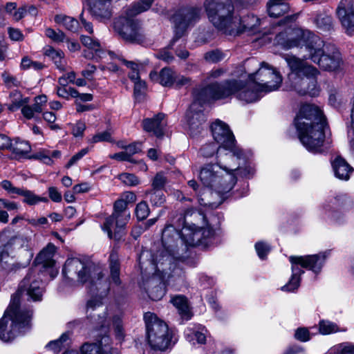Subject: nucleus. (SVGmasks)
Wrapping results in <instances>:
<instances>
[{"mask_svg": "<svg viewBox=\"0 0 354 354\" xmlns=\"http://www.w3.org/2000/svg\"><path fill=\"white\" fill-rule=\"evenodd\" d=\"M214 235V230L205 216L193 209L185 212L180 233L172 225H167L162 234L163 250L149 262L154 273L143 278L142 286L149 297L160 300L165 294V283L169 285L183 281L184 271L178 266L180 258L176 256L178 241L190 246L206 245Z\"/></svg>", "mask_w": 354, "mask_h": 354, "instance_id": "obj_1", "label": "nucleus"}, {"mask_svg": "<svg viewBox=\"0 0 354 354\" xmlns=\"http://www.w3.org/2000/svg\"><path fill=\"white\" fill-rule=\"evenodd\" d=\"M295 125L300 142L309 151L321 152L324 146L328 147L332 142L327 135L326 118L320 109L314 104L301 106Z\"/></svg>", "mask_w": 354, "mask_h": 354, "instance_id": "obj_2", "label": "nucleus"}, {"mask_svg": "<svg viewBox=\"0 0 354 354\" xmlns=\"http://www.w3.org/2000/svg\"><path fill=\"white\" fill-rule=\"evenodd\" d=\"M283 46L286 49L304 47L308 53L305 58L310 59L324 71H336L342 63L340 53L334 46L326 44L319 36L308 30H294Z\"/></svg>", "mask_w": 354, "mask_h": 354, "instance_id": "obj_3", "label": "nucleus"}, {"mask_svg": "<svg viewBox=\"0 0 354 354\" xmlns=\"http://www.w3.org/2000/svg\"><path fill=\"white\" fill-rule=\"evenodd\" d=\"M204 7L209 21L225 35L252 31L260 24V19L254 15L237 16L232 0H205Z\"/></svg>", "mask_w": 354, "mask_h": 354, "instance_id": "obj_4", "label": "nucleus"}, {"mask_svg": "<svg viewBox=\"0 0 354 354\" xmlns=\"http://www.w3.org/2000/svg\"><path fill=\"white\" fill-rule=\"evenodd\" d=\"M62 274L66 283L71 286H77L85 283H88V288L91 294L99 296L96 301L91 299L87 302V308L93 309L95 306L102 304V299L106 296L109 284L106 279H103L104 274L100 269H91L84 261L77 258H68L62 268Z\"/></svg>", "mask_w": 354, "mask_h": 354, "instance_id": "obj_5", "label": "nucleus"}, {"mask_svg": "<svg viewBox=\"0 0 354 354\" xmlns=\"http://www.w3.org/2000/svg\"><path fill=\"white\" fill-rule=\"evenodd\" d=\"M219 153V162L216 165L208 164L205 165L201 170L199 178L203 184L215 190L219 195L230 192L236 182L235 175L230 171H238L245 176H250L254 173L252 167L245 169L236 166L239 163L236 162L226 161L225 158L221 157V151Z\"/></svg>", "mask_w": 354, "mask_h": 354, "instance_id": "obj_6", "label": "nucleus"}, {"mask_svg": "<svg viewBox=\"0 0 354 354\" xmlns=\"http://www.w3.org/2000/svg\"><path fill=\"white\" fill-rule=\"evenodd\" d=\"M283 58L290 68L287 82L290 89L300 95H318L317 77L319 71L317 68L295 55H286Z\"/></svg>", "mask_w": 354, "mask_h": 354, "instance_id": "obj_7", "label": "nucleus"}, {"mask_svg": "<svg viewBox=\"0 0 354 354\" xmlns=\"http://www.w3.org/2000/svg\"><path fill=\"white\" fill-rule=\"evenodd\" d=\"M264 91H260L259 87L252 80L245 84L236 80L226 81L223 83L214 82L210 84V90L204 96L205 100L225 99L232 94H236L237 97L247 103L259 100Z\"/></svg>", "mask_w": 354, "mask_h": 354, "instance_id": "obj_8", "label": "nucleus"}, {"mask_svg": "<svg viewBox=\"0 0 354 354\" xmlns=\"http://www.w3.org/2000/svg\"><path fill=\"white\" fill-rule=\"evenodd\" d=\"M31 317L32 311L18 306V301L14 298L0 319V339L10 342L17 333H25L30 327Z\"/></svg>", "mask_w": 354, "mask_h": 354, "instance_id": "obj_9", "label": "nucleus"}, {"mask_svg": "<svg viewBox=\"0 0 354 354\" xmlns=\"http://www.w3.org/2000/svg\"><path fill=\"white\" fill-rule=\"evenodd\" d=\"M153 1L140 0L134 3L127 12L129 17H120L114 22V30L123 39L132 43H140L143 41L138 21L130 17L149 10Z\"/></svg>", "mask_w": 354, "mask_h": 354, "instance_id": "obj_10", "label": "nucleus"}, {"mask_svg": "<svg viewBox=\"0 0 354 354\" xmlns=\"http://www.w3.org/2000/svg\"><path fill=\"white\" fill-rule=\"evenodd\" d=\"M328 252H324L317 254L290 257V261L292 264V276L289 281L281 287V290L292 292L299 286L300 275L304 273L301 268L312 270L315 274L319 273L328 257Z\"/></svg>", "mask_w": 354, "mask_h": 354, "instance_id": "obj_11", "label": "nucleus"}, {"mask_svg": "<svg viewBox=\"0 0 354 354\" xmlns=\"http://www.w3.org/2000/svg\"><path fill=\"white\" fill-rule=\"evenodd\" d=\"M144 319L151 347L154 350L165 351L171 345V332L167 324L150 312L145 314Z\"/></svg>", "mask_w": 354, "mask_h": 354, "instance_id": "obj_12", "label": "nucleus"}, {"mask_svg": "<svg viewBox=\"0 0 354 354\" xmlns=\"http://www.w3.org/2000/svg\"><path fill=\"white\" fill-rule=\"evenodd\" d=\"M210 90V84L203 88H196L193 92L194 101L186 114V120L189 133L194 136L201 132V125L205 121V116L201 108L203 104L216 100H205L204 95Z\"/></svg>", "mask_w": 354, "mask_h": 354, "instance_id": "obj_13", "label": "nucleus"}, {"mask_svg": "<svg viewBox=\"0 0 354 354\" xmlns=\"http://www.w3.org/2000/svg\"><path fill=\"white\" fill-rule=\"evenodd\" d=\"M113 207L114 212L106 218L102 230L107 232L110 239L120 240L130 218V212L127 209V205L120 198L115 202Z\"/></svg>", "mask_w": 354, "mask_h": 354, "instance_id": "obj_14", "label": "nucleus"}, {"mask_svg": "<svg viewBox=\"0 0 354 354\" xmlns=\"http://www.w3.org/2000/svg\"><path fill=\"white\" fill-rule=\"evenodd\" d=\"M44 290V283L38 272V268L37 267L31 268L21 281L17 292L12 296L11 300L16 298L18 301V306H20V296L26 295L28 297L27 299L34 301H41Z\"/></svg>", "mask_w": 354, "mask_h": 354, "instance_id": "obj_15", "label": "nucleus"}, {"mask_svg": "<svg viewBox=\"0 0 354 354\" xmlns=\"http://www.w3.org/2000/svg\"><path fill=\"white\" fill-rule=\"evenodd\" d=\"M211 130L216 143L225 151H227L225 152L226 158H236V160L241 158L243 152L236 146L234 136L225 123L217 120L211 125Z\"/></svg>", "mask_w": 354, "mask_h": 354, "instance_id": "obj_16", "label": "nucleus"}, {"mask_svg": "<svg viewBox=\"0 0 354 354\" xmlns=\"http://www.w3.org/2000/svg\"><path fill=\"white\" fill-rule=\"evenodd\" d=\"M249 80L255 82L265 93L277 90L282 83L279 72L266 62L260 64L257 72L249 75Z\"/></svg>", "mask_w": 354, "mask_h": 354, "instance_id": "obj_17", "label": "nucleus"}, {"mask_svg": "<svg viewBox=\"0 0 354 354\" xmlns=\"http://www.w3.org/2000/svg\"><path fill=\"white\" fill-rule=\"evenodd\" d=\"M201 9L188 8L178 10L172 17L175 28V37L180 38L186 29L201 18Z\"/></svg>", "mask_w": 354, "mask_h": 354, "instance_id": "obj_18", "label": "nucleus"}, {"mask_svg": "<svg viewBox=\"0 0 354 354\" xmlns=\"http://www.w3.org/2000/svg\"><path fill=\"white\" fill-rule=\"evenodd\" d=\"M335 15L345 33L354 35V6L353 0H340L335 10Z\"/></svg>", "mask_w": 354, "mask_h": 354, "instance_id": "obj_19", "label": "nucleus"}, {"mask_svg": "<svg viewBox=\"0 0 354 354\" xmlns=\"http://www.w3.org/2000/svg\"><path fill=\"white\" fill-rule=\"evenodd\" d=\"M89 12L97 20L104 21L109 20L112 16V2L88 0Z\"/></svg>", "mask_w": 354, "mask_h": 354, "instance_id": "obj_20", "label": "nucleus"}, {"mask_svg": "<svg viewBox=\"0 0 354 354\" xmlns=\"http://www.w3.org/2000/svg\"><path fill=\"white\" fill-rule=\"evenodd\" d=\"M109 337H103L98 343L84 344L81 348L82 354H110L111 347L109 345ZM63 354H80L78 351L71 350Z\"/></svg>", "mask_w": 354, "mask_h": 354, "instance_id": "obj_21", "label": "nucleus"}, {"mask_svg": "<svg viewBox=\"0 0 354 354\" xmlns=\"http://www.w3.org/2000/svg\"><path fill=\"white\" fill-rule=\"evenodd\" d=\"M165 115L158 113L152 118H146L142 121V127L145 131L152 133L157 138L164 135V128L166 125L164 121Z\"/></svg>", "mask_w": 354, "mask_h": 354, "instance_id": "obj_22", "label": "nucleus"}, {"mask_svg": "<svg viewBox=\"0 0 354 354\" xmlns=\"http://www.w3.org/2000/svg\"><path fill=\"white\" fill-rule=\"evenodd\" d=\"M55 250L56 248L53 244H48L37 256L35 260V264L32 268L37 267L38 272H39L42 268L53 267L55 264L53 257Z\"/></svg>", "mask_w": 354, "mask_h": 354, "instance_id": "obj_23", "label": "nucleus"}, {"mask_svg": "<svg viewBox=\"0 0 354 354\" xmlns=\"http://www.w3.org/2000/svg\"><path fill=\"white\" fill-rule=\"evenodd\" d=\"M332 167L335 177L342 180H348L353 171L350 165L339 156L332 162Z\"/></svg>", "mask_w": 354, "mask_h": 354, "instance_id": "obj_24", "label": "nucleus"}, {"mask_svg": "<svg viewBox=\"0 0 354 354\" xmlns=\"http://www.w3.org/2000/svg\"><path fill=\"white\" fill-rule=\"evenodd\" d=\"M82 44L88 48V50L84 52V57L86 59H94L95 57H100L101 50L100 44L97 39H94L88 36H81Z\"/></svg>", "mask_w": 354, "mask_h": 354, "instance_id": "obj_25", "label": "nucleus"}, {"mask_svg": "<svg viewBox=\"0 0 354 354\" xmlns=\"http://www.w3.org/2000/svg\"><path fill=\"white\" fill-rule=\"evenodd\" d=\"M171 303L177 308L181 318L186 321L189 320L192 317L187 299L183 295L172 297Z\"/></svg>", "mask_w": 354, "mask_h": 354, "instance_id": "obj_26", "label": "nucleus"}, {"mask_svg": "<svg viewBox=\"0 0 354 354\" xmlns=\"http://www.w3.org/2000/svg\"><path fill=\"white\" fill-rule=\"evenodd\" d=\"M8 150L19 158L27 157L31 151V147L27 141L17 138L12 141L10 140Z\"/></svg>", "mask_w": 354, "mask_h": 354, "instance_id": "obj_27", "label": "nucleus"}, {"mask_svg": "<svg viewBox=\"0 0 354 354\" xmlns=\"http://www.w3.org/2000/svg\"><path fill=\"white\" fill-rule=\"evenodd\" d=\"M288 10L289 5L285 0H272L268 3V12L270 17H279Z\"/></svg>", "mask_w": 354, "mask_h": 354, "instance_id": "obj_28", "label": "nucleus"}, {"mask_svg": "<svg viewBox=\"0 0 354 354\" xmlns=\"http://www.w3.org/2000/svg\"><path fill=\"white\" fill-rule=\"evenodd\" d=\"M185 333L188 341L192 342L194 337L198 344H204L206 341L207 330L204 326L197 325L193 328H187Z\"/></svg>", "mask_w": 354, "mask_h": 354, "instance_id": "obj_29", "label": "nucleus"}, {"mask_svg": "<svg viewBox=\"0 0 354 354\" xmlns=\"http://www.w3.org/2000/svg\"><path fill=\"white\" fill-rule=\"evenodd\" d=\"M28 102V97H23L19 91H13L9 95L6 106L10 111H15Z\"/></svg>", "mask_w": 354, "mask_h": 354, "instance_id": "obj_30", "label": "nucleus"}, {"mask_svg": "<svg viewBox=\"0 0 354 354\" xmlns=\"http://www.w3.org/2000/svg\"><path fill=\"white\" fill-rule=\"evenodd\" d=\"M55 21L59 26L71 32H76L79 28V22L73 17L64 15H58L55 17Z\"/></svg>", "mask_w": 354, "mask_h": 354, "instance_id": "obj_31", "label": "nucleus"}, {"mask_svg": "<svg viewBox=\"0 0 354 354\" xmlns=\"http://www.w3.org/2000/svg\"><path fill=\"white\" fill-rule=\"evenodd\" d=\"M219 151H221V157H223V158H225L226 161H230V162H236L238 160H236V158H226L225 153H224L225 151L221 147H220V146L218 147L216 145H215L214 143L205 145L201 149L202 155L205 157H211L216 151L218 162H219V157H218L219 156V153H218Z\"/></svg>", "mask_w": 354, "mask_h": 354, "instance_id": "obj_32", "label": "nucleus"}, {"mask_svg": "<svg viewBox=\"0 0 354 354\" xmlns=\"http://www.w3.org/2000/svg\"><path fill=\"white\" fill-rule=\"evenodd\" d=\"M45 55L54 62L58 69L62 71L65 70L66 64L64 59V54L62 50H55L52 47H48L45 51Z\"/></svg>", "mask_w": 354, "mask_h": 354, "instance_id": "obj_33", "label": "nucleus"}, {"mask_svg": "<svg viewBox=\"0 0 354 354\" xmlns=\"http://www.w3.org/2000/svg\"><path fill=\"white\" fill-rule=\"evenodd\" d=\"M70 342V333H64L61 337L56 339L50 342L47 345L46 348L52 351L53 353H59L62 348H65L69 344Z\"/></svg>", "mask_w": 354, "mask_h": 354, "instance_id": "obj_34", "label": "nucleus"}, {"mask_svg": "<svg viewBox=\"0 0 354 354\" xmlns=\"http://www.w3.org/2000/svg\"><path fill=\"white\" fill-rule=\"evenodd\" d=\"M111 278L112 281L115 284L120 283V264L118 262V255L111 253L109 257Z\"/></svg>", "mask_w": 354, "mask_h": 354, "instance_id": "obj_35", "label": "nucleus"}, {"mask_svg": "<svg viewBox=\"0 0 354 354\" xmlns=\"http://www.w3.org/2000/svg\"><path fill=\"white\" fill-rule=\"evenodd\" d=\"M176 73L169 68H162L159 74V82L164 86H171L174 84Z\"/></svg>", "mask_w": 354, "mask_h": 354, "instance_id": "obj_36", "label": "nucleus"}, {"mask_svg": "<svg viewBox=\"0 0 354 354\" xmlns=\"http://www.w3.org/2000/svg\"><path fill=\"white\" fill-rule=\"evenodd\" d=\"M19 195L23 196L24 197V202L29 205H34L40 202L48 201L46 198L37 196L31 191L27 189H21Z\"/></svg>", "mask_w": 354, "mask_h": 354, "instance_id": "obj_37", "label": "nucleus"}, {"mask_svg": "<svg viewBox=\"0 0 354 354\" xmlns=\"http://www.w3.org/2000/svg\"><path fill=\"white\" fill-rule=\"evenodd\" d=\"M147 198L154 206H160L164 203L165 199L161 190L151 189L146 192Z\"/></svg>", "mask_w": 354, "mask_h": 354, "instance_id": "obj_38", "label": "nucleus"}, {"mask_svg": "<svg viewBox=\"0 0 354 354\" xmlns=\"http://www.w3.org/2000/svg\"><path fill=\"white\" fill-rule=\"evenodd\" d=\"M225 57V54L218 49L207 52L204 55V59L210 63H217Z\"/></svg>", "mask_w": 354, "mask_h": 354, "instance_id": "obj_39", "label": "nucleus"}, {"mask_svg": "<svg viewBox=\"0 0 354 354\" xmlns=\"http://www.w3.org/2000/svg\"><path fill=\"white\" fill-rule=\"evenodd\" d=\"M315 21L317 27L324 30H330L333 25V18L326 15L317 16Z\"/></svg>", "mask_w": 354, "mask_h": 354, "instance_id": "obj_40", "label": "nucleus"}, {"mask_svg": "<svg viewBox=\"0 0 354 354\" xmlns=\"http://www.w3.org/2000/svg\"><path fill=\"white\" fill-rule=\"evenodd\" d=\"M136 215L138 220L145 219L149 214V208L145 201L139 203L136 207Z\"/></svg>", "mask_w": 354, "mask_h": 354, "instance_id": "obj_41", "label": "nucleus"}, {"mask_svg": "<svg viewBox=\"0 0 354 354\" xmlns=\"http://www.w3.org/2000/svg\"><path fill=\"white\" fill-rule=\"evenodd\" d=\"M119 179L128 186H136L140 183V180L134 174L124 173L119 176Z\"/></svg>", "mask_w": 354, "mask_h": 354, "instance_id": "obj_42", "label": "nucleus"}, {"mask_svg": "<svg viewBox=\"0 0 354 354\" xmlns=\"http://www.w3.org/2000/svg\"><path fill=\"white\" fill-rule=\"evenodd\" d=\"M128 68L131 69V72L129 74V77L134 82L140 80V76L138 71V64L133 62H128L124 59H120Z\"/></svg>", "mask_w": 354, "mask_h": 354, "instance_id": "obj_43", "label": "nucleus"}, {"mask_svg": "<svg viewBox=\"0 0 354 354\" xmlns=\"http://www.w3.org/2000/svg\"><path fill=\"white\" fill-rule=\"evenodd\" d=\"M294 337L298 341L306 342L311 339V334L307 328L300 327L295 330Z\"/></svg>", "mask_w": 354, "mask_h": 354, "instance_id": "obj_44", "label": "nucleus"}, {"mask_svg": "<svg viewBox=\"0 0 354 354\" xmlns=\"http://www.w3.org/2000/svg\"><path fill=\"white\" fill-rule=\"evenodd\" d=\"M43 66L41 63L33 62L27 56L24 57L21 59V67L23 69L33 68L35 70H40Z\"/></svg>", "mask_w": 354, "mask_h": 354, "instance_id": "obj_45", "label": "nucleus"}, {"mask_svg": "<svg viewBox=\"0 0 354 354\" xmlns=\"http://www.w3.org/2000/svg\"><path fill=\"white\" fill-rule=\"evenodd\" d=\"M46 35L55 42L65 41V34L61 30L57 32L52 28H47Z\"/></svg>", "mask_w": 354, "mask_h": 354, "instance_id": "obj_46", "label": "nucleus"}, {"mask_svg": "<svg viewBox=\"0 0 354 354\" xmlns=\"http://www.w3.org/2000/svg\"><path fill=\"white\" fill-rule=\"evenodd\" d=\"M104 141L112 142L111 133L109 131L96 133L92 137L89 142L91 143H97Z\"/></svg>", "mask_w": 354, "mask_h": 354, "instance_id": "obj_47", "label": "nucleus"}, {"mask_svg": "<svg viewBox=\"0 0 354 354\" xmlns=\"http://www.w3.org/2000/svg\"><path fill=\"white\" fill-rule=\"evenodd\" d=\"M337 331V326L335 324L327 322L322 321L319 323V332L323 335H328Z\"/></svg>", "mask_w": 354, "mask_h": 354, "instance_id": "obj_48", "label": "nucleus"}, {"mask_svg": "<svg viewBox=\"0 0 354 354\" xmlns=\"http://www.w3.org/2000/svg\"><path fill=\"white\" fill-rule=\"evenodd\" d=\"M35 102L32 107L36 113H41L43 110V106L47 102V97L45 95H38L35 97Z\"/></svg>", "mask_w": 354, "mask_h": 354, "instance_id": "obj_49", "label": "nucleus"}, {"mask_svg": "<svg viewBox=\"0 0 354 354\" xmlns=\"http://www.w3.org/2000/svg\"><path fill=\"white\" fill-rule=\"evenodd\" d=\"M255 249L259 257L263 259L270 251V247L263 242H257L255 244Z\"/></svg>", "mask_w": 354, "mask_h": 354, "instance_id": "obj_50", "label": "nucleus"}, {"mask_svg": "<svg viewBox=\"0 0 354 354\" xmlns=\"http://www.w3.org/2000/svg\"><path fill=\"white\" fill-rule=\"evenodd\" d=\"M199 286L203 288H207L212 286L214 284V280L213 278L208 277L207 275L201 273L198 275Z\"/></svg>", "mask_w": 354, "mask_h": 354, "instance_id": "obj_51", "label": "nucleus"}, {"mask_svg": "<svg viewBox=\"0 0 354 354\" xmlns=\"http://www.w3.org/2000/svg\"><path fill=\"white\" fill-rule=\"evenodd\" d=\"M89 151L88 148H84L81 149L76 154L73 156L69 160L68 162L66 164V167L69 168L76 164L82 158H83Z\"/></svg>", "mask_w": 354, "mask_h": 354, "instance_id": "obj_52", "label": "nucleus"}, {"mask_svg": "<svg viewBox=\"0 0 354 354\" xmlns=\"http://www.w3.org/2000/svg\"><path fill=\"white\" fill-rule=\"evenodd\" d=\"M165 177L160 173L157 174L152 181V189L160 190V189L165 185Z\"/></svg>", "mask_w": 354, "mask_h": 354, "instance_id": "obj_53", "label": "nucleus"}, {"mask_svg": "<svg viewBox=\"0 0 354 354\" xmlns=\"http://www.w3.org/2000/svg\"><path fill=\"white\" fill-rule=\"evenodd\" d=\"M19 207V203L10 201L4 198H0V209H7L9 211L17 210Z\"/></svg>", "mask_w": 354, "mask_h": 354, "instance_id": "obj_54", "label": "nucleus"}, {"mask_svg": "<svg viewBox=\"0 0 354 354\" xmlns=\"http://www.w3.org/2000/svg\"><path fill=\"white\" fill-rule=\"evenodd\" d=\"M75 73L72 71L60 77L58 80V82L60 86H66L68 83H73L75 82Z\"/></svg>", "mask_w": 354, "mask_h": 354, "instance_id": "obj_55", "label": "nucleus"}, {"mask_svg": "<svg viewBox=\"0 0 354 354\" xmlns=\"http://www.w3.org/2000/svg\"><path fill=\"white\" fill-rule=\"evenodd\" d=\"M27 222L33 227H45L48 224L47 218L42 216L39 218H31L27 219Z\"/></svg>", "mask_w": 354, "mask_h": 354, "instance_id": "obj_56", "label": "nucleus"}, {"mask_svg": "<svg viewBox=\"0 0 354 354\" xmlns=\"http://www.w3.org/2000/svg\"><path fill=\"white\" fill-rule=\"evenodd\" d=\"M43 118L44 120L46 121L48 123L52 124L50 125L51 129L56 130L59 129V127L57 124H54L57 118L54 113L50 111L44 112L43 114Z\"/></svg>", "mask_w": 354, "mask_h": 354, "instance_id": "obj_57", "label": "nucleus"}, {"mask_svg": "<svg viewBox=\"0 0 354 354\" xmlns=\"http://www.w3.org/2000/svg\"><path fill=\"white\" fill-rule=\"evenodd\" d=\"M112 322L117 338L122 339L124 337V334L122 325L120 324V318L119 317H115L113 318Z\"/></svg>", "mask_w": 354, "mask_h": 354, "instance_id": "obj_58", "label": "nucleus"}, {"mask_svg": "<svg viewBox=\"0 0 354 354\" xmlns=\"http://www.w3.org/2000/svg\"><path fill=\"white\" fill-rule=\"evenodd\" d=\"M1 187L6 190L10 194H17L19 195L21 189L14 187L12 183L7 180H3L1 183Z\"/></svg>", "mask_w": 354, "mask_h": 354, "instance_id": "obj_59", "label": "nucleus"}, {"mask_svg": "<svg viewBox=\"0 0 354 354\" xmlns=\"http://www.w3.org/2000/svg\"><path fill=\"white\" fill-rule=\"evenodd\" d=\"M86 129V124L84 122L79 121L75 123L72 129V133L75 137H82L84 131Z\"/></svg>", "mask_w": 354, "mask_h": 354, "instance_id": "obj_60", "label": "nucleus"}, {"mask_svg": "<svg viewBox=\"0 0 354 354\" xmlns=\"http://www.w3.org/2000/svg\"><path fill=\"white\" fill-rule=\"evenodd\" d=\"M225 71L223 68H214L209 71L207 75V80L208 81H213L221 77Z\"/></svg>", "mask_w": 354, "mask_h": 354, "instance_id": "obj_61", "label": "nucleus"}, {"mask_svg": "<svg viewBox=\"0 0 354 354\" xmlns=\"http://www.w3.org/2000/svg\"><path fill=\"white\" fill-rule=\"evenodd\" d=\"M8 35L12 41H22L24 38L22 32L17 28H9Z\"/></svg>", "mask_w": 354, "mask_h": 354, "instance_id": "obj_62", "label": "nucleus"}, {"mask_svg": "<svg viewBox=\"0 0 354 354\" xmlns=\"http://www.w3.org/2000/svg\"><path fill=\"white\" fill-rule=\"evenodd\" d=\"M191 80L189 77L179 75L176 73L174 84L176 87L180 88L183 86L189 85Z\"/></svg>", "mask_w": 354, "mask_h": 354, "instance_id": "obj_63", "label": "nucleus"}, {"mask_svg": "<svg viewBox=\"0 0 354 354\" xmlns=\"http://www.w3.org/2000/svg\"><path fill=\"white\" fill-rule=\"evenodd\" d=\"M336 354H354V344H346L339 346Z\"/></svg>", "mask_w": 354, "mask_h": 354, "instance_id": "obj_64", "label": "nucleus"}]
</instances>
